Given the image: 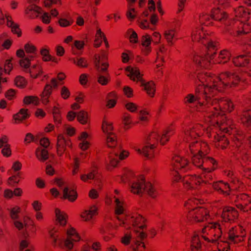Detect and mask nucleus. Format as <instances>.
<instances>
[{"mask_svg":"<svg viewBox=\"0 0 251 251\" xmlns=\"http://www.w3.org/2000/svg\"><path fill=\"white\" fill-rule=\"evenodd\" d=\"M200 126L189 127L183 131L182 137L183 140L189 143V151L191 153L192 162L194 165L198 168H202V172L199 176H186L182 177L178 172L185 171L189 169L188 161L179 156L176 155L173 157L172 166L174 169L173 175L175 180L182 181L186 188H190L191 194L197 197L195 198V201L193 199H190L184 204V206L188 210L187 218L189 220H193L196 222H201L207 220L209 217L208 211L203 207H196L193 206V203L197 202L200 198L202 197V191L193 189L192 183L196 184H210L213 188L226 195L229 194V191L231 189V186L222 181L214 182L211 181L212 178L211 172L214 168H210V165H214L215 160L210 157L206 156L201 151V146L199 139V134L198 132Z\"/></svg>","mask_w":251,"mask_h":251,"instance_id":"f257e3e1","label":"nucleus"},{"mask_svg":"<svg viewBox=\"0 0 251 251\" xmlns=\"http://www.w3.org/2000/svg\"><path fill=\"white\" fill-rule=\"evenodd\" d=\"M198 78L201 84H197L196 96L189 94L185 98V103L190 107H196L198 110L204 111L206 113L205 121L207 124L217 126L220 130L230 134L232 128L225 126L224 123L220 122L219 119L224 120L226 111L230 112L233 104L228 99L213 97L223 88L235 86L243 78L226 72L218 77L205 73L198 75Z\"/></svg>","mask_w":251,"mask_h":251,"instance_id":"f03ea898","label":"nucleus"},{"mask_svg":"<svg viewBox=\"0 0 251 251\" xmlns=\"http://www.w3.org/2000/svg\"><path fill=\"white\" fill-rule=\"evenodd\" d=\"M238 217V212L231 207H226L223 210V221L209 223L202 229L203 235L200 237L195 234L191 240L192 251H202L205 244L203 241L218 245L219 251H227L228 243L223 239L227 238L230 243L237 244L244 241L246 236L245 229L242 226L229 227V222Z\"/></svg>","mask_w":251,"mask_h":251,"instance_id":"7ed1b4c3","label":"nucleus"},{"mask_svg":"<svg viewBox=\"0 0 251 251\" xmlns=\"http://www.w3.org/2000/svg\"><path fill=\"white\" fill-rule=\"evenodd\" d=\"M235 16L237 18H242L241 21L233 22L227 20L226 12L220 9L219 7L213 10L210 16L207 15H200L199 21L201 24L208 25L211 23L212 19L225 22L227 26V30L231 34L243 36L248 42V45L251 47V27L248 24L244 23L249 18L250 12L242 6H240L235 9Z\"/></svg>","mask_w":251,"mask_h":251,"instance_id":"20e7f679","label":"nucleus"},{"mask_svg":"<svg viewBox=\"0 0 251 251\" xmlns=\"http://www.w3.org/2000/svg\"><path fill=\"white\" fill-rule=\"evenodd\" d=\"M191 36L193 41H201L202 44L205 45L207 50L206 54L204 56L202 57L198 55H194L193 59L196 65L201 67H204L207 64L210 63L211 60L216 63H224L227 62L231 56V53L226 50H224L221 51L218 58L214 59L216 50V44L205 36L202 27L193 30Z\"/></svg>","mask_w":251,"mask_h":251,"instance_id":"39448f33","label":"nucleus"},{"mask_svg":"<svg viewBox=\"0 0 251 251\" xmlns=\"http://www.w3.org/2000/svg\"><path fill=\"white\" fill-rule=\"evenodd\" d=\"M114 199L115 204V213L118 216L120 225H123L127 228H130L132 226L136 233L137 239L134 240V245L132 247L133 251H137V249L142 251L140 248L144 249L145 245L140 240H143L147 237V234L143 231V228L145 226L143 224L145 221L144 218L137 214H134L131 216L124 215L123 201L115 196Z\"/></svg>","mask_w":251,"mask_h":251,"instance_id":"423d86ee","label":"nucleus"},{"mask_svg":"<svg viewBox=\"0 0 251 251\" xmlns=\"http://www.w3.org/2000/svg\"><path fill=\"white\" fill-rule=\"evenodd\" d=\"M102 128L106 135L107 144L109 148H111L109 155V164L111 167H115L119 160L124 159L127 156L128 153L121 150L120 145L116 140L115 134L111 132L112 126L110 123L104 122Z\"/></svg>","mask_w":251,"mask_h":251,"instance_id":"0eeeda50","label":"nucleus"},{"mask_svg":"<svg viewBox=\"0 0 251 251\" xmlns=\"http://www.w3.org/2000/svg\"><path fill=\"white\" fill-rule=\"evenodd\" d=\"M171 130V129H168L161 132H152L147 137L142 149L135 147V150L138 153L144 155L147 158H152L153 156L154 149L155 147V143L159 142L161 145H164L169 140L170 135L168 134Z\"/></svg>","mask_w":251,"mask_h":251,"instance_id":"6e6552de","label":"nucleus"},{"mask_svg":"<svg viewBox=\"0 0 251 251\" xmlns=\"http://www.w3.org/2000/svg\"><path fill=\"white\" fill-rule=\"evenodd\" d=\"M131 176L132 173L128 172L121 179L124 182H129L132 192L139 195L147 194L152 198L156 196V193L151 183L147 182L142 176L131 180L130 177Z\"/></svg>","mask_w":251,"mask_h":251,"instance_id":"1a4fd4ad","label":"nucleus"},{"mask_svg":"<svg viewBox=\"0 0 251 251\" xmlns=\"http://www.w3.org/2000/svg\"><path fill=\"white\" fill-rule=\"evenodd\" d=\"M20 209L18 207H14L10 210L11 218L13 220V223L16 227L19 230H23V234L24 237H26L28 229L33 233H35L36 229L32 220L28 217H25L24 219V223L17 220L18 219V213Z\"/></svg>","mask_w":251,"mask_h":251,"instance_id":"9d476101","label":"nucleus"},{"mask_svg":"<svg viewBox=\"0 0 251 251\" xmlns=\"http://www.w3.org/2000/svg\"><path fill=\"white\" fill-rule=\"evenodd\" d=\"M106 54L102 52L100 55H96L94 57L95 67L97 70V78L98 82L103 85H106L108 82V74L106 73L108 64L106 62Z\"/></svg>","mask_w":251,"mask_h":251,"instance_id":"9b49d317","label":"nucleus"},{"mask_svg":"<svg viewBox=\"0 0 251 251\" xmlns=\"http://www.w3.org/2000/svg\"><path fill=\"white\" fill-rule=\"evenodd\" d=\"M126 71L128 73L127 75L131 79L134 81L139 82L148 94L151 97H153L155 91V84L153 82H145L142 78V75L139 69L137 67H127L126 68Z\"/></svg>","mask_w":251,"mask_h":251,"instance_id":"f8f14e48","label":"nucleus"},{"mask_svg":"<svg viewBox=\"0 0 251 251\" xmlns=\"http://www.w3.org/2000/svg\"><path fill=\"white\" fill-rule=\"evenodd\" d=\"M67 235V239H65L63 237H59V235H56L52 232H50V237L52 240V242L55 243L57 241L60 244H64L65 247L71 250L73 247V242H76L79 240L80 237L77 234L75 230L73 228L67 229L66 231Z\"/></svg>","mask_w":251,"mask_h":251,"instance_id":"ddd939ff","label":"nucleus"},{"mask_svg":"<svg viewBox=\"0 0 251 251\" xmlns=\"http://www.w3.org/2000/svg\"><path fill=\"white\" fill-rule=\"evenodd\" d=\"M17 55L21 58L19 60L21 66L28 70L31 77L36 78L41 73L40 67L38 65H34L31 68H29L30 58L34 57L33 55L27 56L25 55L24 50L21 49L17 51Z\"/></svg>","mask_w":251,"mask_h":251,"instance_id":"4468645a","label":"nucleus"},{"mask_svg":"<svg viewBox=\"0 0 251 251\" xmlns=\"http://www.w3.org/2000/svg\"><path fill=\"white\" fill-rule=\"evenodd\" d=\"M40 144L41 147L37 148L35 154L40 161L44 162L49 158V152L47 149L50 145V141L48 138L43 137L40 140Z\"/></svg>","mask_w":251,"mask_h":251,"instance_id":"2eb2a0df","label":"nucleus"},{"mask_svg":"<svg viewBox=\"0 0 251 251\" xmlns=\"http://www.w3.org/2000/svg\"><path fill=\"white\" fill-rule=\"evenodd\" d=\"M55 183L59 187L63 193L62 198L68 199L71 201H74L77 198V194L73 190H71L67 186L65 182L60 178H56L55 179Z\"/></svg>","mask_w":251,"mask_h":251,"instance_id":"dca6fc26","label":"nucleus"},{"mask_svg":"<svg viewBox=\"0 0 251 251\" xmlns=\"http://www.w3.org/2000/svg\"><path fill=\"white\" fill-rule=\"evenodd\" d=\"M238 201L236 206L241 211L247 212L251 210V199L247 195H241L238 197Z\"/></svg>","mask_w":251,"mask_h":251,"instance_id":"f3484780","label":"nucleus"},{"mask_svg":"<svg viewBox=\"0 0 251 251\" xmlns=\"http://www.w3.org/2000/svg\"><path fill=\"white\" fill-rule=\"evenodd\" d=\"M76 117L77 120L83 125L87 124L88 123V114L84 110H81L78 113L70 111L67 115V118L70 121H73Z\"/></svg>","mask_w":251,"mask_h":251,"instance_id":"a211bd4d","label":"nucleus"},{"mask_svg":"<svg viewBox=\"0 0 251 251\" xmlns=\"http://www.w3.org/2000/svg\"><path fill=\"white\" fill-rule=\"evenodd\" d=\"M38 0H28L30 3L35 2ZM25 13L30 18H34L38 16V15L41 13V8L34 4H31V5L27 7L25 10Z\"/></svg>","mask_w":251,"mask_h":251,"instance_id":"6ab92c4d","label":"nucleus"},{"mask_svg":"<svg viewBox=\"0 0 251 251\" xmlns=\"http://www.w3.org/2000/svg\"><path fill=\"white\" fill-rule=\"evenodd\" d=\"M152 41L151 36L147 34L143 35L142 37V51L145 55L148 54L151 51V44Z\"/></svg>","mask_w":251,"mask_h":251,"instance_id":"aec40b11","label":"nucleus"},{"mask_svg":"<svg viewBox=\"0 0 251 251\" xmlns=\"http://www.w3.org/2000/svg\"><path fill=\"white\" fill-rule=\"evenodd\" d=\"M69 146V142L64 136L60 134L57 136V151L58 154L61 155L65 151V146Z\"/></svg>","mask_w":251,"mask_h":251,"instance_id":"412c9836","label":"nucleus"},{"mask_svg":"<svg viewBox=\"0 0 251 251\" xmlns=\"http://www.w3.org/2000/svg\"><path fill=\"white\" fill-rule=\"evenodd\" d=\"M51 83L52 85H47L43 93V102L45 104L48 102V97L51 93L52 87H56L58 85L57 80L55 78H52Z\"/></svg>","mask_w":251,"mask_h":251,"instance_id":"4be33fe9","label":"nucleus"},{"mask_svg":"<svg viewBox=\"0 0 251 251\" xmlns=\"http://www.w3.org/2000/svg\"><path fill=\"white\" fill-rule=\"evenodd\" d=\"M93 169L90 173L87 175H83L81 176V179L84 181H86L88 179H94L95 180V184L98 185L99 187V183L100 182L99 178L96 176L95 173V169L96 168V166L94 164H93Z\"/></svg>","mask_w":251,"mask_h":251,"instance_id":"5701e85b","label":"nucleus"},{"mask_svg":"<svg viewBox=\"0 0 251 251\" xmlns=\"http://www.w3.org/2000/svg\"><path fill=\"white\" fill-rule=\"evenodd\" d=\"M250 56L246 54H241L233 58V62L236 66H245L249 62Z\"/></svg>","mask_w":251,"mask_h":251,"instance_id":"b1692460","label":"nucleus"},{"mask_svg":"<svg viewBox=\"0 0 251 251\" xmlns=\"http://www.w3.org/2000/svg\"><path fill=\"white\" fill-rule=\"evenodd\" d=\"M7 139L5 136L2 138H0V148H2L1 153L6 157H8L11 155V150L10 145L7 143Z\"/></svg>","mask_w":251,"mask_h":251,"instance_id":"393cba45","label":"nucleus"},{"mask_svg":"<svg viewBox=\"0 0 251 251\" xmlns=\"http://www.w3.org/2000/svg\"><path fill=\"white\" fill-rule=\"evenodd\" d=\"M89 138V135L86 132H82L79 138V147L82 150H86L89 145V141H88V139Z\"/></svg>","mask_w":251,"mask_h":251,"instance_id":"a878e982","label":"nucleus"},{"mask_svg":"<svg viewBox=\"0 0 251 251\" xmlns=\"http://www.w3.org/2000/svg\"><path fill=\"white\" fill-rule=\"evenodd\" d=\"M29 116V114L27 109H21L20 111L13 116L15 123L17 122H22L23 120L26 119Z\"/></svg>","mask_w":251,"mask_h":251,"instance_id":"bb28decb","label":"nucleus"},{"mask_svg":"<svg viewBox=\"0 0 251 251\" xmlns=\"http://www.w3.org/2000/svg\"><path fill=\"white\" fill-rule=\"evenodd\" d=\"M243 124L247 126H251V109L245 111L241 117Z\"/></svg>","mask_w":251,"mask_h":251,"instance_id":"cd10ccee","label":"nucleus"},{"mask_svg":"<svg viewBox=\"0 0 251 251\" xmlns=\"http://www.w3.org/2000/svg\"><path fill=\"white\" fill-rule=\"evenodd\" d=\"M97 208L95 206H93L91 207L90 210L85 211V212L81 215L82 218L85 221H89L93 217V215L97 213Z\"/></svg>","mask_w":251,"mask_h":251,"instance_id":"c85d7f7f","label":"nucleus"},{"mask_svg":"<svg viewBox=\"0 0 251 251\" xmlns=\"http://www.w3.org/2000/svg\"><path fill=\"white\" fill-rule=\"evenodd\" d=\"M56 220L61 226H64L66 223V215L61 212L59 209L56 208L55 210Z\"/></svg>","mask_w":251,"mask_h":251,"instance_id":"c756f323","label":"nucleus"},{"mask_svg":"<svg viewBox=\"0 0 251 251\" xmlns=\"http://www.w3.org/2000/svg\"><path fill=\"white\" fill-rule=\"evenodd\" d=\"M128 4V10L126 13V16L128 19L130 20L133 19L135 17V15L134 14L135 12V9L133 8L130 7L131 4L134 3L136 0H126Z\"/></svg>","mask_w":251,"mask_h":251,"instance_id":"7c9ffc66","label":"nucleus"},{"mask_svg":"<svg viewBox=\"0 0 251 251\" xmlns=\"http://www.w3.org/2000/svg\"><path fill=\"white\" fill-rule=\"evenodd\" d=\"M41 54L45 61H52L54 62H57L56 58L52 57L49 54V51L46 49H42L41 50Z\"/></svg>","mask_w":251,"mask_h":251,"instance_id":"2f4dec72","label":"nucleus"},{"mask_svg":"<svg viewBox=\"0 0 251 251\" xmlns=\"http://www.w3.org/2000/svg\"><path fill=\"white\" fill-rule=\"evenodd\" d=\"M22 193V190L19 188H16L14 192L7 189L4 191V197L7 198H10L13 196V195L19 196L21 195Z\"/></svg>","mask_w":251,"mask_h":251,"instance_id":"473e14b6","label":"nucleus"},{"mask_svg":"<svg viewBox=\"0 0 251 251\" xmlns=\"http://www.w3.org/2000/svg\"><path fill=\"white\" fill-rule=\"evenodd\" d=\"M175 30L174 29H169L165 32L164 35L167 42L170 45L173 44L172 39L175 37Z\"/></svg>","mask_w":251,"mask_h":251,"instance_id":"72a5a7b5","label":"nucleus"},{"mask_svg":"<svg viewBox=\"0 0 251 251\" xmlns=\"http://www.w3.org/2000/svg\"><path fill=\"white\" fill-rule=\"evenodd\" d=\"M50 110L53 114L54 120L56 124H59L60 123L61 120L59 116V109L56 106H53L51 107Z\"/></svg>","mask_w":251,"mask_h":251,"instance_id":"f704fd0d","label":"nucleus"},{"mask_svg":"<svg viewBox=\"0 0 251 251\" xmlns=\"http://www.w3.org/2000/svg\"><path fill=\"white\" fill-rule=\"evenodd\" d=\"M24 102L25 104H33L37 105L39 103V99L35 96H26L24 100Z\"/></svg>","mask_w":251,"mask_h":251,"instance_id":"c9c22d12","label":"nucleus"},{"mask_svg":"<svg viewBox=\"0 0 251 251\" xmlns=\"http://www.w3.org/2000/svg\"><path fill=\"white\" fill-rule=\"evenodd\" d=\"M216 140L218 142V146H221L222 148H225L228 144V141L226 137L225 136H218Z\"/></svg>","mask_w":251,"mask_h":251,"instance_id":"e433bc0d","label":"nucleus"},{"mask_svg":"<svg viewBox=\"0 0 251 251\" xmlns=\"http://www.w3.org/2000/svg\"><path fill=\"white\" fill-rule=\"evenodd\" d=\"M115 97V95L112 93H110L108 95L106 106L109 108L113 107L115 105L116 101L113 99Z\"/></svg>","mask_w":251,"mask_h":251,"instance_id":"4c0bfd02","label":"nucleus"},{"mask_svg":"<svg viewBox=\"0 0 251 251\" xmlns=\"http://www.w3.org/2000/svg\"><path fill=\"white\" fill-rule=\"evenodd\" d=\"M72 61L77 65L81 67H86L87 64L83 58H79L77 60L75 58L71 59Z\"/></svg>","mask_w":251,"mask_h":251,"instance_id":"58836bf2","label":"nucleus"},{"mask_svg":"<svg viewBox=\"0 0 251 251\" xmlns=\"http://www.w3.org/2000/svg\"><path fill=\"white\" fill-rule=\"evenodd\" d=\"M15 83L18 87H23L25 86L26 81L24 78L18 76L15 78Z\"/></svg>","mask_w":251,"mask_h":251,"instance_id":"ea45409f","label":"nucleus"},{"mask_svg":"<svg viewBox=\"0 0 251 251\" xmlns=\"http://www.w3.org/2000/svg\"><path fill=\"white\" fill-rule=\"evenodd\" d=\"M166 49L162 46L160 47L159 52H157V59L164 62V55L166 54Z\"/></svg>","mask_w":251,"mask_h":251,"instance_id":"a19ab883","label":"nucleus"},{"mask_svg":"<svg viewBox=\"0 0 251 251\" xmlns=\"http://www.w3.org/2000/svg\"><path fill=\"white\" fill-rule=\"evenodd\" d=\"M25 49L27 53L34 54L36 51L35 47L29 44L25 45Z\"/></svg>","mask_w":251,"mask_h":251,"instance_id":"79ce46f5","label":"nucleus"},{"mask_svg":"<svg viewBox=\"0 0 251 251\" xmlns=\"http://www.w3.org/2000/svg\"><path fill=\"white\" fill-rule=\"evenodd\" d=\"M126 109L131 112H134L137 109V106L136 104L132 102H127L125 105Z\"/></svg>","mask_w":251,"mask_h":251,"instance_id":"37998d69","label":"nucleus"},{"mask_svg":"<svg viewBox=\"0 0 251 251\" xmlns=\"http://www.w3.org/2000/svg\"><path fill=\"white\" fill-rule=\"evenodd\" d=\"M79 160L78 157H75L73 162V173L74 175L77 173L79 167Z\"/></svg>","mask_w":251,"mask_h":251,"instance_id":"c03bdc74","label":"nucleus"},{"mask_svg":"<svg viewBox=\"0 0 251 251\" xmlns=\"http://www.w3.org/2000/svg\"><path fill=\"white\" fill-rule=\"evenodd\" d=\"M96 39L97 40H102L103 39V41H104L105 43L106 44V46H107L108 43L106 40V38L103 35V34L102 33L100 29H98L97 31V34L96 36Z\"/></svg>","mask_w":251,"mask_h":251,"instance_id":"a18cd8bd","label":"nucleus"},{"mask_svg":"<svg viewBox=\"0 0 251 251\" xmlns=\"http://www.w3.org/2000/svg\"><path fill=\"white\" fill-rule=\"evenodd\" d=\"M129 38L131 42L136 43L138 42L137 34L134 31L129 32Z\"/></svg>","mask_w":251,"mask_h":251,"instance_id":"49530a36","label":"nucleus"},{"mask_svg":"<svg viewBox=\"0 0 251 251\" xmlns=\"http://www.w3.org/2000/svg\"><path fill=\"white\" fill-rule=\"evenodd\" d=\"M61 94L64 99H66L70 96V93L68 89L64 86L61 89Z\"/></svg>","mask_w":251,"mask_h":251,"instance_id":"de8ad7c7","label":"nucleus"},{"mask_svg":"<svg viewBox=\"0 0 251 251\" xmlns=\"http://www.w3.org/2000/svg\"><path fill=\"white\" fill-rule=\"evenodd\" d=\"M148 112L145 110H141L140 111L139 119L141 121H146L148 120L147 115H148Z\"/></svg>","mask_w":251,"mask_h":251,"instance_id":"09e8293b","label":"nucleus"},{"mask_svg":"<svg viewBox=\"0 0 251 251\" xmlns=\"http://www.w3.org/2000/svg\"><path fill=\"white\" fill-rule=\"evenodd\" d=\"M28 246V243L26 240H23L20 244L21 251H30L29 249L25 250Z\"/></svg>","mask_w":251,"mask_h":251,"instance_id":"8fccbe9b","label":"nucleus"},{"mask_svg":"<svg viewBox=\"0 0 251 251\" xmlns=\"http://www.w3.org/2000/svg\"><path fill=\"white\" fill-rule=\"evenodd\" d=\"M61 3V0H45V5L46 6H50L52 4H59Z\"/></svg>","mask_w":251,"mask_h":251,"instance_id":"3c124183","label":"nucleus"},{"mask_svg":"<svg viewBox=\"0 0 251 251\" xmlns=\"http://www.w3.org/2000/svg\"><path fill=\"white\" fill-rule=\"evenodd\" d=\"M59 24L60 26L63 27H66L70 25L71 23L65 19L60 18L59 20Z\"/></svg>","mask_w":251,"mask_h":251,"instance_id":"603ef678","label":"nucleus"},{"mask_svg":"<svg viewBox=\"0 0 251 251\" xmlns=\"http://www.w3.org/2000/svg\"><path fill=\"white\" fill-rule=\"evenodd\" d=\"M15 96V91L14 90H10L6 93V97L9 100H12Z\"/></svg>","mask_w":251,"mask_h":251,"instance_id":"864d4df0","label":"nucleus"},{"mask_svg":"<svg viewBox=\"0 0 251 251\" xmlns=\"http://www.w3.org/2000/svg\"><path fill=\"white\" fill-rule=\"evenodd\" d=\"M124 92L127 97H131L132 96V90L128 86L124 87Z\"/></svg>","mask_w":251,"mask_h":251,"instance_id":"5fc2aeb1","label":"nucleus"},{"mask_svg":"<svg viewBox=\"0 0 251 251\" xmlns=\"http://www.w3.org/2000/svg\"><path fill=\"white\" fill-rule=\"evenodd\" d=\"M130 239H131V236L129 234L126 233L123 237V238L122 239V242L123 244H124L125 245H127L129 244Z\"/></svg>","mask_w":251,"mask_h":251,"instance_id":"6e6d98bb","label":"nucleus"},{"mask_svg":"<svg viewBox=\"0 0 251 251\" xmlns=\"http://www.w3.org/2000/svg\"><path fill=\"white\" fill-rule=\"evenodd\" d=\"M42 19L43 22L45 24H49L50 22V16L47 13H44L42 16Z\"/></svg>","mask_w":251,"mask_h":251,"instance_id":"4d7b16f0","label":"nucleus"},{"mask_svg":"<svg viewBox=\"0 0 251 251\" xmlns=\"http://www.w3.org/2000/svg\"><path fill=\"white\" fill-rule=\"evenodd\" d=\"M74 45L76 49L81 50L84 47V43L83 42L79 41H75L74 43Z\"/></svg>","mask_w":251,"mask_h":251,"instance_id":"13d9d810","label":"nucleus"},{"mask_svg":"<svg viewBox=\"0 0 251 251\" xmlns=\"http://www.w3.org/2000/svg\"><path fill=\"white\" fill-rule=\"evenodd\" d=\"M65 130L67 133L70 136L73 135L75 133V129L67 126H65Z\"/></svg>","mask_w":251,"mask_h":251,"instance_id":"bf43d9fd","label":"nucleus"},{"mask_svg":"<svg viewBox=\"0 0 251 251\" xmlns=\"http://www.w3.org/2000/svg\"><path fill=\"white\" fill-rule=\"evenodd\" d=\"M98 196V192L94 189H92L89 192V197L92 199H96Z\"/></svg>","mask_w":251,"mask_h":251,"instance_id":"052dcab7","label":"nucleus"},{"mask_svg":"<svg viewBox=\"0 0 251 251\" xmlns=\"http://www.w3.org/2000/svg\"><path fill=\"white\" fill-rule=\"evenodd\" d=\"M46 173L49 175H52L54 173V170L50 165H47L46 166Z\"/></svg>","mask_w":251,"mask_h":251,"instance_id":"680f3d73","label":"nucleus"},{"mask_svg":"<svg viewBox=\"0 0 251 251\" xmlns=\"http://www.w3.org/2000/svg\"><path fill=\"white\" fill-rule=\"evenodd\" d=\"M22 164L18 161L15 162L13 165V169L15 171H19L21 169Z\"/></svg>","mask_w":251,"mask_h":251,"instance_id":"e2e57ef3","label":"nucleus"},{"mask_svg":"<svg viewBox=\"0 0 251 251\" xmlns=\"http://www.w3.org/2000/svg\"><path fill=\"white\" fill-rule=\"evenodd\" d=\"M80 82L81 84H85L87 82V76L85 74H82L80 76Z\"/></svg>","mask_w":251,"mask_h":251,"instance_id":"0e129e2a","label":"nucleus"},{"mask_svg":"<svg viewBox=\"0 0 251 251\" xmlns=\"http://www.w3.org/2000/svg\"><path fill=\"white\" fill-rule=\"evenodd\" d=\"M215 2L217 4L221 5V6H226L227 5V0H215Z\"/></svg>","mask_w":251,"mask_h":251,"instance_id":"69168bd1","label":"nucleus"},{"mask_svg":"<svg viewBox=\"0 0 251 251\" xmlns=\"http://www.w3.org/2000/svg\"><path fill=\"white\" fill-rule=\"evenodd\" d=\"M84 97V95L82 93H79V95L76 97L75 99L77 102L82 103Z\"/></svg>","mask_w":251,"mask_h":251,"instance_id":"338daca9","label":"nucleus"},{"mask_svg":"<svg viewBox=\"0 0 251 251\" xmlns=\"http://www.w3.org/2000/svg\"><path fill=\"white\" fill-rule=\"evenodd\" d=\"M248 247L249 251H251V231L248 238Z\"/></svg>","mask_w":251,"mask_h":251,"instance_id":"774afa93","label":"nucleus"}]
</instances>
